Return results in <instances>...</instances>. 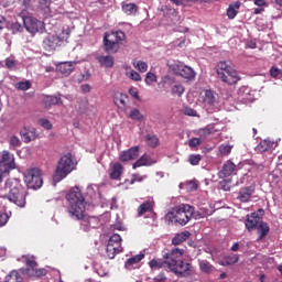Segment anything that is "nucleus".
<instances>
[{
    "label": "nucleus",
    "instance_id": "338daca9",
    "mask_svg": "<svg viewBox=\"0 0 282 282\" xmlns=\"http://www.w3.org/2000/svg\"><path fill=\"white\" fill-rule=\"evenodd\" d=\"M26 265L28 268H36L39 264L36 263V260L28 258Z\"/></svg>",
    "mask_w": 282,
    "mask_h": 282
},
{
    "label": "nucleus",
    "instance_id": "c03bdc74",
    "mask_svg": "<svg viewBox=\"0 0 282 282\" xmlns=\"http://www.w3.org/2000/svg\"><path fill=\"white\" fill-rule=\"evenodd\" d=\"M37 123L43 129H46V131H52L53 126H52V121H50V119L41 118V119L37 120Z\"/></svg>",
    "mask_w": 282,
    "mask_h": 282
},
{
    "label": "nucleus",
    "instance_id": "bb28decb",
    "mask_svg": "<svg viewBox=\"0 0 282 282\" xmlns=\"http://www.w3.org/2000/svg\"><path fill=\"white\" fill-rule=\"evenodd\" d=\"M74 67H76V62H63L59 64L58 69L62 74H68L74 72Z\"/></svg>",
    "mask_w": 282,
    "mask_h": 282
},
{
    "label": "nucleus",
    "instance_id": "37998d69",
    "mask_svg": "<svg viewBox=\"0 0 282 282\" xmlns=\"http://www.w3.org/2000/svg\"><path fill=\"white\" fill-rule=\"evenodd\" d=\"M32 87V84L30 80L20 82L15 84V89H19V91H28Z\"/></svg>",
    "mask_w": 282,
    "mask_h": 282
},
{
    "label": "nucleus",
    "instance_id": "c9c22d12",
    "mask_svg": "<svg viewBox=\"0 0 282 282\" xmlns=\"http://www.w3.org/2000/svg\"><path fill=\"white\" fill-rule=\"evenodd\" d=\"M151 210H153V204L151 202H145L138 207V215L141 217V215Z\"/></svg>",
    "mask_w": 282,
    "mask_h": 282
},
{
    "label": "nucleus",
    "instance_id": "dca6fc26",
    "mask_svg": "<svg viewBox=\"0 0 282 282\" xmlns=\"http://www.w3.org/2000/svg\"><path fill=\"white\" fill-rule=\"evenodd\" d=\"M261 216H259L258 213H252L250 215H247V219L245 221V226L249 232H252L257 226L261 224Z\"/></svg>",
    "mask_w": 282,
    "mask_h": 282
},
{
    "label": "nucleus",
    "instance_id": "473e14b6",
    "mask_svg": "<svg viewBox=\"0 0 282 282\" xmlns=\"http://www.w3.org/2000/svg\"><path fill=\"white\" fill-rule=\"evenodd\" d=\"M21 144L22 142L21 139H19V137L13 134L9 138V149L11 151H17V149L21 148Z\"/></svg>",
    "mask_w": 282,
    "mask_h": 282
},
{
    "label": "nucleus",
    "instance_id": "9d476101",
    "mask_svg": "<svg viewBox=\"0 0 282 282\" xmlns=\"http://www.w3.org/2000/svg\"><path fill=\"white\" fill-rule=\"evenodd\" d=\"M22 22L25 30L31 34H36V32H43L45 28V23H43V21L32 15H22Z\"/></svg>",
    "mask_w": 282,
    "mask_h": 282
},
{
    "label": "nucleus",
    "instance_id": "09e8293b",
    "mask_svg": "<svg viewBox=\"0 0 282 282\" xmlns=\"http://www.w3.org/2000/svg\"><path fill=\"white\" fill-rule=\"evenodd\" d=\"M126 76H128L130 80H134L135 83H140V80H142V76H140V73L135 70L127 72Z\"/></svg>",
    "mask_w": 282,
    "mask_h": 282
},
{
    "label": "nucleus",
    "instance_id": "58836bf2",
    "mask_svg": "<svg viewBox=\"0 0 282 282\" xmlns=\"http://www.w3.org/2000/svg\"><path fill=\"white\" fill-rule=\"evenodd\" d=\"M6 282H23V278L17 271H12L9 275L4 279Z\"/></svg>",
    "mask_w": 282,
    "mask_h": 282
},
{
    "label": "nucleus",
    "instance_id": "72a5a7b5",
    "mask_svg": "<svg viewBox=\"0 0 282 282\" xmlns=\"http://www.w3.org/2000/svg\"><path fill=\"white\" fill-rule=\"evenodd\" d=\"M122 11L128 15L135 14L138 12V6L135 3L122 4Z\"/></svg>",
    "mask_w": 282,
    "mask_h": 282
},
{
    "label": "nucleus",
    "instance_id": "412c9836",
    "mask_svg": "<svg viewBox=\"0 0 282 282\" xmlns=\"http://www.w3.org/2000/svg\"><path fill=\"white\" fill-rule=\"evenodd\" d=\"M129 96L127 94H116L113 97V102L119 109H124L128 105Z\"/></svg>",
    "mask_w": 282,
    "mask_h": 282
},
{
    "label": "nucleus",
    "instance_id": "3c124183",
    "mask_svg": "<svg viewBox=\"0 0 282 282\" xmlns=\"http://www.w3.org/2000/svg\"><path fill=\"white\" fill-rule=\"evenodd\" d=\"M50 6H52V0H39V7L44 12H50Z\"/></svg>",
    "mask_w": 282,
    "mask_h": 282
},
{
    "label": "nucleus",
    "instance_id": "bf43d9fd",
    "mask_svg": "<svg viewBox=\"0 0 282 282\" xmlns=\"http://www.w3.org/2000/svg\"><path fill=\"white\" fill-rule=\"evenodd\" d=\"M24 274H26V276H36V267L25 269Z\"/></svg>",
    "mask_w": 282,
    "mask_h": 282
},
{
    "label": "nucleus",
    "instance_id": "f03ea898",
    "mask_svg": "<svg viewBox=\"0 0 282 282\" xmlns=\"http://www.w3.org/2000/svg\"><path fill=\"white\" fill-rule=\"evenodd\" d=\"M28 192L21 185V182L17 178H10L4 183V187L0 189V197L2 199H9L19 208H25V197Z\"/></svg>",
    "mask_w": 282,
    "mask_h": 282
},
{
    "label": "nucleus",
    "instance_id": "ddd939ff",
    "mask_svg": "<svg viewBox=\"0 0 282 282\" xmlns=\"http://www.w3.org/2000/svg\"><path fill=\"white\" fill-rule=\"evenodd\" d=\"M252 195H254V186H247L241 187L239 192L237 193V199L238 202H241L242 204H248L250 202Z\"/></svg>",
    "mask_w": 282,
    "mask_h": 282
},
{
    "label": "nucleus",
    "instance_id": "4be33fe9",
    "mask_svg": "<svg viewBox=\"0 0 282 282\" xmlns=\"http://www.w3.org/2000/svg\"><path fill=\"white\" fill-rule=\"evenodd\" d=\"M187 239H191V231L185 230V231L178 232L172 238V245L180 246L184 243V241H186Z\"/></svg>",
    "mask_w": 282,
    "mask_h": 282
},
{
    "label": "nucleus",
    "instance_id": "5fc2aeb1",
    "mask_svg": "<svg viewBox=\"0 0 282 282\" xmlns=\"http://www.w3.org/2000/svg\"><path fill=\"white\" fill-rule=\"evenodd\" d=\"M145 85L151 86L152 83H158V76H155L153 73L149 72L145 75Z\"/></svg>",
    "mask_w": 282,
    "mask_h": 282
},
{
    "label": "nucleus",
    "instance_id": "f257e3e1",
    "mask_svg": "<svg viewBox=\"0 0 282 282\" xmlns=\"http://www.w3.org/2000/svg\"><path fill=\"white\" fill-rule=\"evenodd\" d=\"M68 202V215L72 219H80V230L84 232H89L94 228L100 226V219L96 216H85V210H87V203L85 197L80 193V188L73 187L66 195Z\"/></svg>",
    "mask_w": 282,
    "mask_h": 282
},
{
    "label": "nucleus",
    "instance_id": "4d7b16f0",
    "mask_svg": "<svg viewBox=\"0 0 282 282\" xmlns=\"http://www.w3.org/2000/svg\"><path fill=\"white\" fill-rule=\"evenodd\" d=\"M209 215H213V212H210L208 208L206 207L199 208V213H198L199 218L208 217Z\"/></svg>",
    "mask_w": 282,
    "mask_h": 282
},
{
    "label": "nucleus",
    "instance_id": "b1692460",
    "mask_svg": "<svg viewBox=\"0 0 282 282\" xmlns=\"http://www.w3.org/2000/svg\"><path fill=\"white\" fill-rule=\"evenodd\" d=\"M56 105H63V99H61V96H46L44 98V107L46 109H50V107H54Z\"/></svg>",
    "mask_w": 282,
    "mask_h": 282
},
{
    "label": "nucleus",
    "instance_id": "4c0bfd02",
    "mask_svg": "<svg viewBox=\"0 0 282 282\" xmlns=\"http://www.w3.org/2000/svg\"><path fill=\"white\" fill-rule=\"evenodd\" d=\"M218 151L223 158H226L229 153H232V145L223 143L218 147Z\"/></svg>",
    "mask_w": 282,
    "mask_h": 282
},
{
    "label": "nucleus",
    "instance_id": "a18cd8bd",
    "mask_svg": "<svg viewBox=\"0 0 282 282\" xmlns=\"http://www.w3.org/2000/svg\"><path fill=\"white\" fill-rule=\"evenodd\" d=\"M122 241V237H120V235L118 234H113L112 236H110L108 243H110L111 246H117L118 248H120V242Z\"/></svg>",
    "mask_w": 282,
    "mask_h": 282
},
{
    "label": "nucleus",
    "instance_id": "cd10ccee",
    "mask_svg": "<svg viewBox=\"0 0 282 282\" xmlns=\"http://www.w3.org/2000/svg\"><path fill=\"white\" fill-rule=\"evenodd\" d=\"M274 147V142H271L269 140L260 141V143L256 147V151L258 153H265V151H270Z\"/></svg>",
    "mask_w": 282,
    "mask_h": 282
},
{
    "label": "nucleus",
    "instance_id": "4468645a",
    "mask_svg": "<svg viewBox=\"0 0 282 282\" xmlns=\"http://www.w3.org/2000/svg\"><path fill=\"white\" fill-rule=\"evenodd\" d=\"M140 155V147L135 145L132 147L123 152L120 153V161L121 162H131L135 160Z\"/></svg>",
    "mask_w": 282,
    "mask_h": 282
},
{
    "label": "nucleus",
    "instance_id": "423d86ee",
    "mask_svg": "<svg viewBox=\"0 0 282 282\" xmlns=\"http://www.w3.org/2000/svg\"><path fill=\"white\" fill-rule=\"evenodd\" d=\"M217 75L227 85H237L239 83V74L230 67L226 62H220L217 65Z\"/></svg>",
    "mask_w": 282,
    "mask_h": 282
},
{
    "label": "nucleus",
    "instance_id": "2f4dec72",
    "mask_svg": "<svg viewBox=\"0 0 282 282\" xmlns=\"http://www.w3.org/2000/svg\"><path fill=\"white\" fill-rule=\"evenodd\" d=\"M87 194L93 197V199H100V187L98 185H89L87 187Z\"/></svg>",
    "mask_w": 282,
    "mask_h": 282
},
{
    "label": "nucleus",
    "instance_id": "774afa93",
    "mask_svg": "<svg viewBox=\"0 0 282 282\" xmlns=\"http://www.w3.org/2000/svg\"><path fill=\"white\" fill-rule=\"evenodd\" d=\"M188 187H189V191H197V188H199V186L197 185V182L195 181H189Z\"/></svg>",
    "mask_w": 282,
    "mask_h": 282
},
{
    "label": "nucleus",
    "instance_id": "a878e982",
    "mask_svg": "<svg viewBox=\"0 0 282 282\" xmlns=\"http://www.w3.org/2000/svg\"><path fill=\"white\" fill-rule=\"evenodd\" d=\"M122 252V247H118L116 245L108 243L106 247V253L108 259H115L116 254Z\"/></svg>",
    "mask_w": 282,
    "mask_h": 282
},
{
    "label": "nucleus",
    "instance_id": "7c9ffc66",
    "mask_svg": "<svg viewBox=\"0 0 282 282\" xmlns=\"http://www.w3.org/2000/svg\"><path fill=\"white\" fill-rule=\"evenodd\" d=\"M241 7L240 2H235L232 4H229L227 9V17L228 19H235L237 17L239 8Z\"/></svg>",
    "mask_w": 282,
    "mask_h": 282
},
{
    "label": "nucleus",
    "instance_id": "f3484780",
    "mask_svg": "<svg viewBox=\"0 0 282 282\" xmlns=\"http://www.w3.org/2000/svg\"><path fill=\"white\" fill-rule=\"evenodd\" d=\"M153 164H158V160L151 158L149 154H143L133 163L132 169H140V166H153Z\"/></svg>",
    "mask_w": 282,
    "mask_h": 282
},
{
    "label": "nucleus",
    "instance_id": "69168bd1",
    "mask_svg": "<svg viewBox=\"0 0 282 282\" xmlns=\"http://www.w3.org/2000/svg\"><path fill=\"white\" fill-rule=\"evenodd\" d=\"M80 90L83 91V94H89V91H91V86L89 84H83L80 86Z\"/></svg>",
    "mask_w": 282,
    "mask_h": 282
},
{
    "label": "nucleus",
    "instance_id": "f704fd0d",
    "mask_svg": "<svg viewBox=\"0 0 282 282\" xmlns=\"http://www.w3.org/2000/svg\"><path fill=\"white\" fill-rule=\"evenodd\" d=\"M198 265H199V270L202 272H205L206 274H210V272H213V264H210L208 260H200L198 262Z\"/></svg>",
    "mask_w": 282,
    "mask_h": 282
},
{
    "label": "nucleus",
    "instance_id": "6e6552de",
    "mask_svg": "<svg viewBox=\"0 0 282 282\" xmlns=\"http://www.w3.org/2000/svg\"><path fill=\"white\" fill-rule=\"evenodd\" d=\"M24 182L28 188L39 191L43 186V178L41 177V170L37 167L30 169L24 173Z\"/></svg>",
    "mask_w": 282,
    "mask_h": 282
},
{
    "label": "nucleus",
    "instance_id": "e2e57ef3",
    "mask_svg": "<svg viewBox=\"0 0 282 282\" xmlns=\"http://www.w3.org/2000/svg\"><path fill=\"white\" fill-rule=\"evenodd\" d=\"M184 113L185 116H192V118H195L197 116V111L193 108H185Z\"/></svg>",
    "mask_w": 282,
    "mask_h": 282
},
{
    "label": "nucleus",
    "instance_id": "c85d7f7f",
    "mask_svg": "<svg viewBox=\"0 0 282 282\" xmlns=\"http://www.w3.org/2000/svg\"><path fill=\"white\" fill-rule=\"evenodd\" d=\"M122 171H124V167H122V164L115 163L112 166V170L110 172V178L118 180L120 177V175H122Z\"/></svg>",
    "mask_w": 282,
    "mask_h": 282
},
{
    "label": "nucleus",
    "instance_id": "864d4df0",
    "mask_svg": "<svg viewBox=\"0 0 282 282\" xmlns=\"http://www.w3.org/2000/svg\"><path fill=\"white\" fill-rule=\"evenodd\" d=\"M188 162H189V164H192V166H197V164H199V162H202V155L191 154L188 158Z\"/></svg>",
    "mask_w": 282,
    "mask_h": 282
},
{
    "label": "nucleus",
    "instance_id": "680f3d73",
    "mask_svg": "<svg viewBox=\"0 0 282 282\" xmlns=\"http://www.w3.org/2000/svg\"><path fill=\"white\" fill-rule=\"evenodd\" d=\"M270 75L273 78H276V77L281 76V69H279L278 67L272 66L271 69H270Z\"/></svg>",
    "mask_w": 282,
    "mask_h": 282
},
{
    "label": "nucleus",
    "instance_id": "aec40b11",
    "mask_svg": "<svg viewBox=\"0 0 282 282\" xmlns=\"http://www.w3.org/2000/svg\"><path fill=\"white\" fill-rule=\"evenodd\" d=\"M178 75L187 80L195 78V70L189 66L178 65Z\"/></svg>",
    "mask_w": 282,
    "mask_h": 282
},
{
    "label": "nucleus",
    "instance_id": "5701e85b",
    "mask_svg": "<svg viewBox=\"0 0 282 282\" xmlns=\"http://www.w3.org/2000/svg\"><path fill=\"white\" fill-rule=\"evenodd\" d=\"M97 61L101 67H106V68L113 67V63H116V61L113 59V56L111 55H99L97 56Z\"/></svg>",
    "mask_w": 282,
    "mask_h": 282
},
{
    "label": "nucleus",
    "instance_id": "f8f14e48",
    "mask_svg": "<svg viewBox=\"0 0 282 282\" xmlns=\"http://www.w3.org/2000/svg\"><path fill=\"white\" fill-rule=\"evenodd\" d=\"M203 102L208 113L217 111V99L215 98V93H213V90L205 91Z\"/></svg>",
    "mask_w": 282,
    "mask_h": 282
},
{
    "label": "nucleus",
    "instance_id": "2eb2a0df",
    "mask_svg": "<svg viewBox=\"0 0 282 282\" xmlns=\"http://www.w3.org/2000/svg\"><path fill=\"white\" fill-rule=\"evenodd\" d=\"M20 135L25 144H29V142H34V140L39 138V134H36V130L34 128L28 127H23L20 130Z\"/></svg>",
    "mask_w": 282,
    "mask_h": 282
},
{
    "label": "nucleus",
    "instance_id": "0e129e2a",
    "mask_svg": "<svg viewBox=\"0 0 282 282\" xmlns=\"http://www.w3.org/2000/svg\"><path fill=\"white\" fill-rule=\"evenodd\" d=\"M11 29L13 30V32H21L23 30V25H21V23L15 22L12 24Z\"/></svg>",
    "mask_w": 282,
    "mask_h": 282
},
{
    "label": "nucleus",
    "instance_id": "393cba45",
    "mask_svg": "<svg viewBox=\"0 0 282 282\" xmlns=\"http://www.w3.org/2000/svg\"><path fill=\"white\" fill-rule=\"evenodd\" d=\"M142 259H144V254L142 253L133 256L126 261L124 268L127 270H133V268H135V265L142 261Z\"/></svg>",
    "mask_w": 282,
    "mask_h": 282
},
{
    "label": "nucleus",
    "instance_id": "e433bc0d",
    "mask_svg": "<svg viewBox=\"0 0 282 282\" xmlns=\"http://www.w3.org/2000/svg\"><path fill=\"white\" fill-rule=\"evenodd\" d=\"M129 118H131V120H135L137 122H142V120H144V115H142L138 108H133L129 113Z\"/></svg>",
    "mask_w": 282,
    "mask_h": 282
},
{
    "label": "nucleus",
    "instance_id": "39448f33",
    "mask_svg": "<svg viewBox=\"0 0 282 282\" xmlns=\"http://www.w3.org/2000/svg\"><path fill=\"white\" fill-rule=\"evenodd\" d=\"M76 169V163H74V158H72V153H67L61 156L55 175L53 176L54 182H61L65 180L72 171Z\"/></svg>",
    "mask_w": 282,
    "mask_h": 282
},
{
    "label": "nucleus",
    "instance_id": "ea45409f",
    "mask_svg": "<svg viewBox=\"0 0 282 282\" xmlns=\"http://www.w3.org/2000/svg\"><path fill=\"white\" fill-rule=\"evenodd\" d=\"M145 142L149 147H151L152 149H155V147H158V144H160V139H158L153 134H148V135H145Z\"/></svg>",
    "mask_w": 282,
    "mask_h": 282
},
{
    "label": "nucleus",
    "instance_id": "de8ad7c7",
    "mask_svg": "<svg viewBox=\"0 0 282 282\" xmlns=\"http://www.w3.org/2000/svg\"><path fill=\"white\" fill-rule=\"evenodd\" d=\"M184 94V86L182 84H175L172 87V95L173 96H178V98Z\"/></svg>",
    "mask_w": 282,
    "mask_h": 282
},
{
    "label": "nucleus",
    "instance_id": "8fccbe9b",
    "mask_svg": "<svg viewBox=\"0 0 282 282\" xmlns=\"http://www.w3.org/2000/svg\"><path fill=\"white\" fill-rule=\"evenodd\" d=\"M4 66L7 69H17V59L14 57H7L4 59Z\"/></svg>",
    "mask_w": 282,
    "mask_h": 282
},
{
    "label": "nucleus",
    "instance_id": "c756f323",
    "mask_svg": "<svg viewBox=\"0 0 282 282\" xmlns=\"http://www.w3.org/2000/svg\"><path fill=\"white\" fill-rule=\"evenodd\" d=\"M270 232V226H268V223H260L258 226V235L259 240L264 239V237H268V234Z\"/></svg>",
    "mask_w": 282,
    "mask_h": 282
},
{
    "label": "nucleus",
    "instance_id": "0eeeda50",
    "mask_svg": "<svg viewBox=\"0 0 282 282\" xmlns=\"http://www.w3.org/2000/svg\"><path fill=\"white\" fill-rule=\"evenodd\" d=\"M69 29L63 30L58 35H48L43 41V47L46 52H54L56 47H61L63 43L67 42L69 39Z\"/></svg>",
    "mask_w": 282,
    "mask_h": 282
},
{
    "label": "nucleus",
    "instance_id": "6e6d98bb",
    "mask_svg": "<svg viewBox=\"0 0 282 282\" xmlns=\"http://www.w3.org/2000/svg\"><path fill=\"white\" fill-rule=\"evenodd\" d=\"M219 188H220V191H225V192L230 191V181H228V180L220 181Z\"/></svg>",
    "mask_w": 282,
    "mask_h": 282
},
{
    "label": "nucleus",
    "instance_id": "49530a36",
    "mask_svg": "<svg viewBox=\"0 0 282 282\" xmlns=\"http://www.w3.org/2000/svg\"><path fill=\"white\" fill-rule=\"evenodd\" d=\"M110 39H115V41L117 43H120V41H124L126 39V35H124V32L122 31H116V32H112L110 35H109Z\"/></svg>",
    "mask_w": 282,
    "mask_h": 282
},
{
    "label": "nucleus",
    "instance_id": "13d9d810",
    "mask_svg": "<svg viewBox=\"0 0 282 282\" xmlns=\"http://www.w3.org/2000/svg\"><path fill=\"white\" fill-rule=\"evenodd\" d=\"M9 219H10V216H8V214L1 213L0 214V228L6 226V224H8V221H9Z\"/></svg>",
    "mask_w": 282,
    "mask_h": 282
},
{
    "label": "nucleus",
    "instance_id": "1a4fd4ad",
    "mask_svg": "<svg viewBox=\"0 0 282 282\" xmlns=\"http://www.w3.org/2000/svg\"><path fill=\"white\" fill-rule=\"evenodd\" d=\"M15 166L17 163H14V154L10 153L8 150H4L0 160V182H3V175H6V173H10V171L15 169Z\"/></svg>",
    "mask_w": 282,
    "mask_h": 282
},
{
    "label": "nucleus",
    "instance_id": "79ce46f5",
    "mask_svg": "<svg viewBox=\"0 0 282 282\" xmlns=\"http://www.w3.org/2000/svg\"><path fill=\"white\" fill-rule=\"evenodd\" d=\"M238 96L241 98V100H252V98L248 97L250 96V88L246 86L239 88Z\"/></svg>",
    "mask_w": 282,
    "mask_h": 282
},
{
    "label": "nucleus",
    "instance_id": "a19ab883",
    "mask_svg": "<svg viewBox=\"0 0 282 282\" xmlns=\"http://www.w3.org/2000/svg\"><path fill=\"white\" fill-rule=\"evenodd\" d=\"M132 65L134 69H138V72H141L142 74H144V72H148L149 69V64H147V62L143 61L133 62Z\"/></svg>",
    "mask_w": 282,
    "mask_h": 282
},
{
    "label": "nucleus",
    "instance_id": "20e7f679",
    "mask_svg": "<svg viewBox=\"0 0 282 282\" xmlns=\"http://www.w3.org/2000/svg\"><path fill=\"white\" fill-rule=\"evenodd\" d=\"M193 215H195V207L183 204L172 208V210L166 214V219L171 224L186 226L191 221Z\"/></svg>",
    "mask_w": 282,
    "mask_h": 282
},
{
    "label": "nucleus",
    "instance_id": "9b49d317",
    "mask_svg": "<svg viewBox=\"0 0 282 282\" xmlns=\"http://www.w3.org/2000/svg\"><path fill=\"white\" fill-rule=\"evenodd\" d=\"M173 259V249L163 256V259H152L149 265L152 270H171V261Z\"/></svg>",
    "mask_w": 282,
    "mask_h": 282
},
{
    "label": "nucleus",
    "instance_id": "6ab92c4d",
    "mask_svg": "<svg viewBox=\"0 0 282 282\" xmlns=\"http://www.w3.org/2000/svg\"><path fill=\"white\" fill-rule=\"evenodd\" d=\"M104 45H105V51L111 54H116V52L120 50V45L118 44V42H116L113 37L111 39L107 34L104 37Z\"/></svg>",
    "mask_w": 282,
    "mask_h": 282
},
{
    "label": "nucleus",
    "instance_id": "603ef678",
    "mask_svg": "<svg viewBox=\"0 0 282 282\" xmlns=\"http://www.w3.org/2000/svg\"><path fill=\"white\" fill-rule=\"evenodd\" d=\"M227 259L229 265H235V263H239V254L237 253H230L228 256H225Z\"/></svg>",
    "mask_w": 282,
    "mask_h": 282
},
{
    "label": "nucleus",
    "instance_id": "a211bd4d",
    "mask_svg": "<svg viewBox=\"0 0 282 282\" xmlns=\"http://www.w3.org/2000/svg\"><path fill=\"white\" fill-rule=\"evenodd\" d=\"M235 171H237V165L232 161L228 160L223 165V169L218 173V175H219L220 178L230 177V175H232L235 173Z\"/></svg>",
    "mask_w": 282,
    "mask_h": 282
},
{
    "label": "nucleus",
    "instance_id": "052dcab7",
    "mask_svg": "<svg viewBox=\"0 0 282 282\" xmlns=\"http://www.w3.org/2000/svg\"><path fill=\"white\" fill-rule=\"evenodd\" d=\"M188 144L191 148L199 147V144H202V140L199 138H192Z\"/></svg>",
    "mask_w": 282,
    "mask_h": 282
},
{
    "label": "nucleus",
    "instance_id": "7ed1b4c3",
    "mask_svg": "<svg viewBox=\"0 0 282 282\" xmlns=\"http://www.w3.org/2000/svg\"><path fill=\"white\" fill-rule=\"evenodd\" d=\"M184 256V249H172V260L170 264V272H174L176 276L186 279L195 274V267L191 262H184L182 257Z\"/></svg>",
    "mask_w": 282,
    "mask_h": 282
}]
</instances>
